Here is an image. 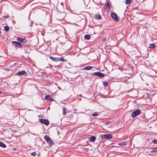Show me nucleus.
Segmentation results:
<instances>
[{
    "label": "nucleus",
    "mask_w": 157,
    "mask_h": 157,
    "mask_svg": "<svg viewBox=\"0 0 157 157\" xmlns=\"http://www.w3.org/2000/svg\"><path fill=\"white\" fill-rule=\"evenodd\" d=\"M16 75H24L26 76L27 75V72L24 71H22L18 72V73H16Z\"/></svg>",
    "instance_id": "5"
},
{
    "label": "nucleus",
    "mask_w": 157,
    "mask_h": 157,
    "mask_svg": "<svg viewBox=\"0 0 157 157\" xmlns=\"http://www.w3.org/2000/svg\"><path fill=\"white\" fill-rule=\"evenodd\" d=\"M95 139L96 138L94 136H91L89 139V141L91 142H93L94 141Z\"/></svg>",
    "instance_id": "11"
},
{
    "label": "nucleus",
    "mask_w": 157,
    "mask_h": 157,
    "mask_svg": "<svg viewBox=\"0 0 157 157\" xmlns=\"http://www.w3.org/2000/svg\"><path fill=\"white\" fill-rule=\"evenodd\" d=\"M0 146L4 148L6 147V146L3 142H0Z\"/></svg>",
    "instance_id": "15"
},
{
    "label": "nucleus",
    "mask_w": 157,
    "mask_h": 157,
    "mask_svg": "<svg viewBox=\"0 0 157 157\" xmlns=\"http://www.w3.org/2000/svg\"><path fill=\"white\" fill-rule=\"evenodd\" d=\"M127 142H123L119 144V145L120 146L125 145H127Z\"/></svg>",
    "instance_id": "16"
},
{
    "label": "nucleus",
    "mask_w": 157,
    "mask_h": 157,
    "mask_svg": "<svg viewBox=\"0 0 157 157\" xmlns=\"http://www.w3.org/2000/svg\"><path fill=\"white\" fill-rule=\"evenodd\" d=\"M50 59L53 61L57 62L58 61V58H54L52 56L49 57Z\"/></svg>",
    "instance_id": "12"
},
{
    "label": "nucleus",
    "mask_w": 157,
    "mask_h": 157,
    "mask_svg": "<svg viewBox=\"0 0 157 157\" xmlns=\"http://www.w3.org/2000/svg\"><path fill=\"white\" fill-rule=\"evenodd\" d=\"M151 152L152 153H154V152H155V153L157 152V147L155 148H154L153 149V150H152L151 151Z\"/></svg>",
    "instance_id": "21"
},
{
    "label": "nucleus",
    "mask_w": 157,
    "mask_h": 157,
    "mask_svg": "<svg viewBox=\"0 0 157 157\" xmlns=\"http://www.w3.org/2000/svg\"><path fill=\"white\" fill-rule=\"evenodd\" d=\"M44 139L47 142H49L50 140H51V138L49 137L47 135H45L44 136Z\"/></svg>",
    "instance_id": "9"
},
{
    "label": "nucleus",
    "mask_w": 157,
    "mask_h": 157,
    "mask_svg": "<svg viewBox=\"0 0 157 157\" xmlns=\"http://www.w3.org/2000/svg\"><path fill=\"white\" fill-rule=\"evenodd\" d=\"M48 143L49 144V145L50 146H52L54 144L53 141L51 139V140H50L49 141V142H48Z\"/></svg>",
    "instance_id": "19"
},
{
    "label": "nucleus",
    "mask_w": 157,
    "mask_h": 157,
    "mask_svg": "<svg viewBox=\"0 0 157 157\" xmlns=\"http://www.w3.org/2000/svg\"><path fill=\"white\" fill-rule=\"evenodd\" d=\"M39 120L40 122L41 123L44 124L46 125H48L49 124V121L48 120L43 119H40Z\"/></svg>",
    "instance_id": "4"
},
{
    "label": "nucleus",
    "mask_w": 157,
    "mask_h": 157,
    "mask_svg": "<svg viewBox=\"0 0 157 157\" xmlns=\"http://www.w3.org/2000/svg\"><path fill=\"white\" fill-rule=\"evenodd\" d=\"M132 0H126L125 1V4H128L130 3L131 2Z\"/></svg>",
    "instance_id": "22"
},
{
    "label": "nucleus",
    "mask_w": 157,
    "mask_h": 157,
    "mask_svg": "<svg viewBox=\"0 0 157 157\" xmlns=\"http://www.w3.org/2000/svg\"><path fill=\"white\" fill-rule=\"evenodd\" d=\"M101 137L102 139H110L112 137V135L110 134L101 135L100 136Z\"/></svg>",
    "instance_id": "1"
},
{
    "label": "nucleus",
    "mask_w": 157,
    "mask_h": 157,
    "mask_svg": "<svg viewBox=\"0 0 157 157\" xmlns=\"http://www.w3.org/2000/svg\"><path fill=\"white\" fill-rule=\"evenodd\" d=\"M106 6H108V9H109L110 8V5L109 4L108 2H107L106 3Z\"/></svg>",
    "instance_id": "28"
},
{
    "label": "nucleus",
    "mask_w": 157,
    "mask_h": 157,
    "mask_svg": "<svg viewBox=\"0 0 157 157\" xmlns=\"http://www.w3.org/2000/svg\"><path fill=\"white\" fill-rule=\"evenodd\" d=\"M141 113L140 110L137 109L133 112L131 114V116L132 117H134L136 116L139 115Z\"/></svg>",
    "instance_id": "2"
},
{
    "label": "nucleus",
    "mask_w": 157,
    "mask_h": 157,
    "mask_svg": "<svg viewBox=\"0 0 157 157\" xmlns=\"http://www.w3.org/2000/svg\"><path fill=\"white\" fill-rule=\"evenodd\" d=\"M94 18L96 19H100L101 18V17L99 14H96L94 16Z\"/></svg>",
    "instance_id": "10"
},
{
    "label": "nucleus",
    "mask_w": 157,
    "mask_h": 157,
    "mask_svg": "<svg viewBox=\"0 0 157 157\" xmlns=\"http://www.w3.org/2000/svg\"><path fill=\"white\" fill-rule=\"evenodd\" d=\"M111 17L114 20L118 21L117 17V15L115 13H113L111 14Z\"/></svg>",
    "instance_id": "7"
},
{
    "label": "nucleus",
    "mask_w": 157,
    "mask_h": 157,
    "mask_svg": "<svg viewBox=\"0 0 157 157\" xmlns=\"http://www.w3.org/2000/svg\"><path fill=\"white\" fill-rule=\"evenodd\" d=\"M58 61H66L63 59L62 58H58Z\"/></svg>",
    "instance_id": "23"
},
{
    "label": "nucleus",
    "mask_w": 157,
    "mask_h": 157,
    "mask_svg": "<svg viewBox=\"0 0 157 157\" xmlns=\"http://www.w3.org/2000/svg\"><path fill=\"white\" fill-rule=\"evenodd\" d=\"M9 28L8 26H6L5 27V30L6 31H8L9 30Z\"/></svg>",
    "instance_id": "26"
},
{
    "label": "nucleus",
    "mask_w": 157,
    "mask_h": 157,
    "mask_svg": "<svg viewBox=\"0 0 157 157\" xmlns=\"http://www.w3.org/2000/svg\"><path fill=\"white\" fill-rule=\"evenodd\" d=\"M152 142L154 144H157V140H153Z\"/></svg>",
    "instance_id": "29"
},
{
    "label": "nucleus",
    "mask_w": 157,
    "mask_h": 157,
    "mask_svg": "<svg viewBox=\"0 0 157 157\" xmlns=\"http://www.w3.org/2000/svg\"><path fill=\"white\" fill-rule=\"evenodd\" d=\"M94 74L100 77H103L105 76V75L104 74L99 72H96L94 73Z\"/></svg>",
    "instance_id": "6"
},
{
    "label": "nucleus",
    "mask_w": 157,
    "mask_h": 157,
    "mask_svg": "<svg viewBox=\"0 0 157 157\" xmlns=\"http://www.w3.org/2000/svg\"><path fill=\"white\" fill-rule=\"evenodd\" d=\"M84 38L86 40H89L90 39V37L89 35H87L85 36Z\"/></svg>",
    "instance_id": "17"
},
{
    "label": "nucleus",
    "mask_w": 157,
    "mask_h": 157,
    "mask_svg": "<svg viewBox=\"0 0 157 157\" xmlns=\"http://www.w3.org/2000/svg\"><path fill=\"white\" fill-rule=\"evenodd\" d=\"M93 67L91 66L86 67L84 68V69L86 70H90L93 68Z\"/></svg>",
    "instance_id": "14"
},
{
    "label": "nucleus",
    "mask_w": 157,
    "mask_h": 157,
    "mask_svg": "<svg viewBox=\"0 0 157 157\" xmlns=\"http://www.w3.org/2000/svg\"><path fill=\"white\" fill-rule=\"evenodd\" d=\"M17 40L18 41H20L21 42L23 43L24 42L25 39H21L20 37H18L17 38Z\"/></svg>",
    "instance_id": "13"
},
{
    "label": "nucleus",
    "mask_w": 157,
    "mask_h": 157,
    "mask_svg": "<svg viewBox=\"0 0 157 157\" xmlns=\"http://www.w3.org/2000/svg\"><path fill=\"white\" fill-rule=\"evenodd\" d=\"M12 44L15 47H18L19 48H21L22 46L20 43L15 41H13L12 42Z\"/></svg>",
    "instance_id": "3"
},
{
    "label": "nucleus",
    "mask_w": 157,
    "mask_h": 157,
    "mask_svg": "<svg viewBox=\"0 0 157 157\" xmlns=\"http://www.w3.org/2000/svg\"><path fill=\"white\" fill-rule=\"evenodd\" d=\"M2 93V92L1 91H0V94Z\"/></svg>",
    "instance_id": "31"
},
{
    "label": "nucleus",
    "mask_w": 157,
    "mask_h": 157,
    "mask_svg": "<svg viewBox=\"0 0 157 157\" xmlns=\"http://www.w3.org/2000/svg\"><path fill=\"white\" fill-rule=\"evenodd\" d=\"M31 155L32 156H35L36 155V153L35 152H34L32 153H31Z\"/></svg>",
    "instance_id": "27"
},
{
    "label": "nucleus",
    "mask_w": 157,
    "mask_h": 157,
    "mask_svg": "<svg viewBox=\"0 0 157 157\" xmlns=\"http://www.w3.org/2000/svg\"><path fill=\"white\" fill-rule=\"evenodd\" d=\"M44 99L47 100H49L51 101H52L53 100L52 98L49 95L45 96L44 97Z\"/></svg>",
    "instance_id": "8"
},
{
    "label": "nucleus",
    "mask_w": 157,
    "mask_h": 157,
    "mask_svg": "<svg viewBox=\"0 0 157 157\" xmlns=\"http://www.w3.org/2000/svg\"><path fill=\"white\" fill-rule=\"evenodd\" d=\"M103 85L105 87H106L108 85V83L106 82H103Z\"/></svg>",
    "instance_id": "24"
},
{
    "label": "nucleus",
    "mask_w": 157,
    "mask_h": 157,
    "mask_svg": "<svg viewBox=\"0 0 157 157\" xmlns=\"http://www.w3.org/2000/svg\"><path fill=\"white\" fill-rule=\"evenodd\" d=\"M98 114L96 112L94 113V114H93L92 115L93 117H96L98 116Z\"/></svg>",
    "instance_id": "25"
},
{
    "label": "nucleus",
    "mask_w": 157,
    "mask_h": 157,
    "mask_svg": "<svg viewBox=\"0 0 157 157\" xmlns=\"http://www.w3.org/2000/svg\"><path fill=\"white\" fill-rule=\"evenodd\" d=\"M3 17H5L6 18H7L9 17V16H3Z\"/></svg>",
    "instance_id": "30"
},
{
    "label": "nucleus",
    "mask_w": 157,
    "mask_h": 157,
    "mask_svg": "<svg viewBox=\"0 0 157 157\" xmlns=\"http://www.w3.org/2000/svg\"><path fill=\"white\" fill-rule=\"evenodd\" d=\"M66 109L65 108H63V115H65L66 114Z\"/></svg>",
    "instance_id": "20"
},
{
    "label": "nucleus",
    "mask_w": 157,
    "mask_h": 157,
    "mask_svg": "<svg viewBox=\"0 0 157 157\" xmlns=\"http://www.w3.org/2000/svg\"><path fill=\"white\" fill-rule=\"evenodd\" d=\"M155 47V44H153L152 43L150 45V46L149 47V48H154Z\"/></svg>",
    "instance_id": "18"
}]
</instances>
